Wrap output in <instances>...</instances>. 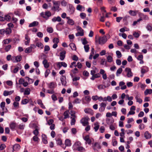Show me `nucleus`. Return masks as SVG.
<instances>
[{
  "instance_id": "obj_13",
  "label": "nucleus",
  "mask_w": 152,
  "mask_h": 152,
  "mask_svg": "<svg viewBox=\"0 0 152 152\" xmlns=\"http://www.w3.org/2000/svg\"><path fill=\"white\" fill-rule=\"evenodd\" d=\"M84 139L88 144H91V139L89 138V137L88 135L85 136Z\"/></svg>"
},
{
  "instance_id": "obj_25",
  "label": "nucleus",
  "mask_w": 152,
  "mask_h": 152,
  "mask_svg": "<svg viewBox=\"0 0 152 152\" xmlns=\"http://www.w3.org/2000/svg\"><path fill=\"white\" fill-rule=\"evenodd\" d=\"M36 46L39 48L42 49L43 48V45L42 43L40 42H37L36 43Z\"/></svg>"
},
{
  "instance_id": "obj_48",
  "label": "nucleus",
  "mask_w": 152,
  "mask_h": 152,
  "mask_svg": "<svg viewBox=\"0 0 152 152\" xmlns=\"http://www.w3.org/2000/svg\"><path fill=\"white\" fill-rule=\"evenodd\" d=\"M71 118H72L71 122V125H74L75 124L76 120L74 118H72V117H71Z\"/></svg>"
},
{
  "instance_id": "obj_50",
  "label": "nucleus",
  "mask_w": 152,
  "mask_h": 152,
  "mask_svg": "<svg viewBox=\"0 0 152 152\" xmlns=\"http://www.w3.org/2000/svg\"><path fill=\"white\" fill-rule=\"evenodd\" d=\"M141 21V19H139L137 21H134L133 23L132 24V25L133 26H134L136 25L137 23L138 22H139Z\"/></svg>"
},
{
  "instance_id": "obj_32",
  "label": "nucleus",
  "mask_w": 152,
  "mask_h": 152,
  "mask_svg": "<svg viewBox=\"0 0 152 152\" xmlns=\"http://www.w3.org/2000/svg\"><path fill=\"white\" fill-rule=\"evenodd\" d=\"M55 87V83L53 82L50 83L49 85V88L51 89H53Z\"/></svg>"
},
{
  "instance_id": "obj_19",
  "label": "nucleus",
  "mask_w": 152,
  "mask_h": 152,
  "mask_svg": "<svg viewBox=\"0 0 152 152\" xmlns=\"http://www.w3.org/2000/svg\"><path fill=\"white\" fill-rule=\"evenodd\" d=\"M69 46L71 48L72 50H76V48L75 45L73 43H71L70 44Z\"/></svg>"
},
{
  "instance_id": "obj_23",
  "label": "nucleus",
  "mask_w": 152,
  "mask_h": 152,
  "mask_svg": "<svg viewBox=\"0 0 152 152\" xmlns=\"http://www.w3.org/2000/svg\"><path fill=\"white\" fill-rule=\"evenodd\" d=\"M16 125V124L15 123L12 122L10 124V127L12 129H14Z\"/></svg>"
},
{
  "instance_id": "obj_11",
  "label": "nucleus",
  "mask_w": 152,
  "mask_h": 152,
  "mask_svg": "<svg viewBox=\"0 0 152 152\" xmlns=\"http://www.w3.org/2000/svg\"><path fill=\"white\" fill-rule=\"evenodd\" d=\"M14 92V91H4V92L3 95L4 96H6L8 95H10L12 94Z\"/></svg>"
},
{
  "instance_id": "obj_21",
  "label": "nucleus",
  "mask_w": 152,
  "mask_h": 152,
  "mask_svg": "<svg viewBox=\"0 0 152 152\" xmlns=\"http://www.w3.org/2000/svg\"><path fill=\"white\" fill-rule=\"evenodd\" d=\"M65 144L67 146H71V143L70 140L68 139L66 140L65 141Z\"/></svg>"
},
{
  "instance_id": "obj_53",
  "label": "nucleus",
  "mask_w": 152,
  "mask_h": 152,
  "mask_svg": "<svg viewBox=\"0 0 152 152\" xmlns=\"http://www.w3.org/2000/svg\"><path fill=\"white\" fill-rule=\"evenodd\" d=\"M105 130V128L104 126H102L99 129V131L101 133H103L104 132Z\"/></svg>"
},
{
  "instance_id": "obj_2",
  "label": "nucleus",
  "mask_w": 152,
  "mask_h": 152,
  "mask_svg": "<svg viewBox=\"0 0 152 152\" xmlns=\"http://www.w3.org/2000/svg\"><path fill=\"white\" fill-rule=\"evenodd\" d=\"M107 41V37L104 36L102 37H100L99 38V44L100 45H103Z\"/></svg>"
},
{
  "instance_id": "obj_64",
  "label": "nucleus",
  "mask_w": 152,
  "mask_h": 152,
  "mask_svg": "<svg viewBox=\"0 0 152 152\" xmlns=\"http://www.w3.org/2000/svg\"><path fill=\"white\" fill-rule=\"evenodd\" d=\"M53 120L52 119H50L49 120L48 122V124L50 125L52 124H53Z\"/></svg>"
},
{
  "instance_id": "obj_34",
  "label": "nucleus",
  "mask_w": 152,
  "mask_h": 152,
  "mask_svg": "<svg viewBox=\"0 0 152 152\" xmlns=\"http://www.w3.org/2000/svg\"><path fill=\"white\" fill-rule=\"evenodd\" d=\"M6 34H10L12 32V30L10 28H7L5 30Z\"/></svg>"
},
{
  "instance_id": "obj_1",
  "label": "nucleus",
  "mask_w": 152,
  "mask_h": 152,
  "mask_svg": "<svg viewBox=\"0 0 152 152\" xmlns=\"http://www.w3.org/2000/svg\"><path fill=\"white\" fill-rule=\"evenodd\" d=\"M90 119L88 117H86L83 118L80 121V123L82 124L83 126H85L88 125L89 123L88 121Z\"/></svg>"
},
{
  "instance_id": "obj_38",
  "label": "nucleus",
  "mask_w": 152,
  "mask_h": 152,
  "mask_svg": "<svg viewBox=\"0 0 152 152\" xmlns=\"http://www.w3.org/2000/svg\"><path fill=\"white\" fill-rule=\"evenodd\" d=\"M45 16H47L48 18L51 16V14L50 12L47 11L45 12Z\"/></svg>"
},
{
  "instance_id": "obj_62",
  "label": "nucleus",
  "mask_w": 152,
  "mask_h": 152,
  "mask_svg": "<svg viewBox=\"0 0 152 152\" xmlns=\"http://www.w3.org/2000/svg\"><path fill=\"white\" fill-rule=\"evenodd\" d=\"M134 36L136 38H138L139 36V34L137 32H134L133 34Z\"/></svg>"
},
{
  "instance_id": "obj_16",
  "label": "nucleus",
  "mask_w": 152,
  "mask_h": 152,
  "mask_svg": "<svg viewBox=\"0 0 152 152\" xmlns=\"http://www.w3.org/2000/svg\"><path fill=\"white\" fill-rule=\"evenodd\" d=\"M52 20L53 22H55L56 21L60 22L61 21V19L60 17L58 16L57 17H54L52 19Z\"/></svg>"
},
{
  "instance_id": "obj_24",
  "label": "nucleus",
  "mask_w": 152,
  "mask_h": 152,
  "mask_svg": "<svg viewBox=\"0 0 152 152\" xmlns=\"http://www.w3.org/2000/svg\"><path fill=\"white\" fill-rule=\"evenodd\" d=\"M69 112V110H66L64 113L63 115L64 116V119H66L69 117V115L68 114Z\"/></svg>"
},
{
  "instance_id": "obj_8",
  "label": "nucleus",
  "mask_w": 152,
  "mask_h": 152,
  "mask_svg": "<svg viewBox=\"0 0 152 152\" xmlns=\"http://www.w3.org/2000/svg\"><path fill=\"white\" fill-rule=\"evenodd\" d=\"M62 84L64 86H66V82L65 81L66 77L64 75H62L60 78Z\"/></svg>"
},
{
  "instance_id": "obj_3",
  "label": "nucleus",
  "mask_w": 152,
  "mask_h": 152,
  "mask_svg": "<svg viewBox=\"0 0 152 152\" xmlns=\"http://www.w3.org/2000/svg\"><path fill=\"white\" fill-rule=\"evenodd\" d=\"M139 16L140 17L139 19H141V20H148L149 19L147 15H144L141 13H139Z\"/></svg>"
},
{
  "instance_id": "obj_36",
  "label": "nucleus",
  "mask_w": 152,
  "mask_h": 152,
  "mask_svg": "<svg viewBox=\"0 0 152 152\" xmlns=\"http://www.w3.org/2000/svg\"><path fill=\"white\" fill-rule=\"evenodd\" d=\"M84 111L86 113H91L92 111V110L90 109H85L84 110Z\"/></svg>"
},
{
  "instance_id": "obj_33",
  "label": "nucleus",
  "mask_w": 152,
  "mask_h": 152,
  "mask_svg": "<svg viewBox=\"0 0 152 152\" xmlns=\"http://www.w3.org/2000/svg\"><path fill=\"white\" fill-rule=\"evenodd\" d=\"M67 23L69 24L72 26L74 24V21L71 19H69V20H68Z\"/></svg>"
},
{
  "instance_id": "obj_59",
  "label": "nucleus",
  "mask_w": 152,
  "mask_h": 152,
  "mask_svg": "<svg viewBox=\"0 0 152 152\" xmlns=\"http://www.w3.org/2000/svg\"><path fill=\"white\" fill-rule=\"evenodd\" d=\"M50 70L49 69H47L45 72V77H47L48 75L49 74L50 72Z\"/></svg>"
},
{
  "instance_id": "obj_39",
  "label": "nucleus",
  "mask_w": 152,
  "mask_h": 152,
  "mask_svg": "<svg viewBox=\"0 0 152 152\" xmlns=\"http://www.w3.org/2000/svg\"><path fill=\"white\" fill-rule=\"evenodd\" d=\"M84 35V32H79L78 31V32L76 34V36H82Z\"/></svg>"
},
{
  "instance_id": "obj_22",
  "label": "nucleus",
  "mask_w": 152,
  "mask_h": 152,
  "mask_svg": "<svg viewBox=\"0 0 152 152\" xmlns=\"http://www.w3.org/2000/svg\"><path fill=\"white\" fill-rule=\"evenodd\" d=\"M99 75V73H97L94 75L91 78V79L92 80H94L95 78L100 77V76Z\"/></svg>"
},
{
  "instance_id": "obj_14",
  "label": "nucleus",
  "mask_w": 152,
  "mask_h": 152,
  "mask_svg": "<svg viewBox=\"0 0 152 152\" xmlns=\"http://www.w3.org/2000/svg\"><path fill=\"white\" fill-rule=\"evenodd\" d=\"M42 63L44 64V67L46 68H48L49 66V64L47 60L45 59L42 62Z\"/></svg>"
},
{
  "instance_id": "obj_54",
  "label": "nucleus",
  "mask_w": 152,
  "mask_h": 152,
  "mask_svg": "<svg viewBox=\"0 0 152 152\" xmlns=\"http://www.w3.org/2000/svg\"><path fill=\"white\" fill-rule=\"evenodd\" d=\"M80 16L82 18L84 19L86 17V15L85 13L83 12L80 14Z\"/></svg>"
},
{
  "instance_id": "obj_15",
  "label": "nucleus",
  "mask_w": 152,
  "mask_h": 152,
  "mask_svg": "<svg viewBox=\"0 0 152 152\" xmlns=\"http://www.w3.org/2000/svg\"><path fill=\"white\" fill-rule=\"evenodd\" d=\"M94 129L95 130V131L96 132L97 131L99 128V122H96L94 124Z\"/></svg>"
},
{
  "instance_id": "obj_47",
  "label": "nucleus",
  "mask_w": 152,
  "mask_h": 152,
  "mask_svg": "<svg viewBox=\"0 0 152 152\" xmlns=\"http://www.w3.org/2000/svg\"><path fill=\"white\" fill-rule=\"evenodd\" d=\"M50 50V48L49 46L45 45L44 47V51H48Z\"/></svg>"
},
{
  "instance_id": "obj_35",
  "label": "nucleus",
  "mask_w": 152,
  "mask_h": 152,
  "mask_svg": "<svg viewBox=\"0 0 152 152\" xmlns=\"http://www.w3.org/2000/svg\"><path fill=\"white\" fill-rule=\"evenodd\" d=\"M84 48L85 52H88V51L89 49V45H84Z\"/></svg>"
},
{
  "instance_id": "obj_52",
  "label": "nucleus",
  "mask_w": 152,
  "mask_h": 152,
  "mask_svg": "<svg viewBox=\"0 0 152 152\" xmlns=\"http://www.w3.org/2000/svg\"><path fill=\"white\" fill-rule=\"evenodd\" d=\"M53 42L54 43H58L59 42V39L56 38H54L53 39Z\"/></svg>"
},
{
  "instance_id": "obj_63",
  "label": "nucleus",
  "mask_w": 152,
  "mask_h": 152,
  "mask_svg": "<svg viewBox=\"0 0 152 152\" xmlns=\"http://www.w3.org/2000/svg\"><path fill=\"white\" fill-rule=\"evenodd\" d=\"M72 59L74 61H77L78 60V58L76 55H74L73 56Z\"/></svg>"
},
{
  "instance_id": "obj_18",
  "label": "nucleus",
  "mask_w": 152,
  "mask_h": 152,
  "mask_svg": "<svg viewBox=\"0 0 152 152\" xmlns=\"http://www.w3.org/2000/svg\"><path fill=\"white\" fill-rule=\"evenodd\" d=\"M152 93V89H146L144 91V94L145 95H147L148 94H151Z\"/></svg>"
},
{
  "instance_id": "obj_10",
  "label": "nucleus",
  "mask_w": 152,
  "mask_h": 152,
  "mask_svg": "<svg viewBox=\"0 0 152 152\" xmlns=\"http://www.w3.org/2000/svg\"><path fill=\"white\" fill-rule=\"evenodd\" d=\"M144 137L146 139H150L151 137V134L148 131H146L144 133Z\"/></svg>"
},
{
  "instance_id": "obj_57",
  "label": "nucleus",
  "mask_w": 152,
  "mask_h": 152,
  "mask_svg": "<svg viewBox=\"0 0 152 152\" xmlns=\"http://www.w3.org/2000/svg\"><path fill=\"white\" fill-rule=\"evenodd\" d=\"M85 99L86 101L88 102H89L91 100V98L90 96H87L85 97Z\"/></svg>"
},
{
  "instance_id": "obj_29",
  "label": "nucleus",
  "mask_w": 152,
  "mask_h": 152,
  "mask_svg": "<svg viewBox=\"0 0 152 152\" xmlns=\"http://www.w3.org/2000/svg\"><path fill=\"white\" fill-rule=\"evenodd\" d=\"M32 51V49L31 48L30 46V47L27 48L25 50V52L26 53H31Z\"/></svg>"
},
{
  "instance_id": "obj_55",
  "label": "nucleus",
  "mask_w": 152,
  "mask_h": 152,
  "mask_svg": "<svg viewBox=\"0 0 152 152\" xmlns=\"http://www.w3.org/2000/svg\"><path fill=\"white\" fill-rule=\"evenodd\" d=\"M37 35L39 37H42L43 36V34L41 32H39L37 34Z\"/></svg>"
},
{
  "instance_id": "obj_41",
  "label": "nucleus",
  "mask_w": 152,
  "mask_h": 152,
  "mask_svg": "<svg viewBox=\"0 0 152 152\" xmlns=\"http://www.w3.org/2000/svg\"><path fill=\"white\" fill-rule=\"evenodd\" d=\"M5 20L7 21H9L10 20L11 17L9 15H7L4 16Z\"/></svg>"
},
{
  "instance_id": "obj_17",
  "label": "nucleus",
  "mask_w": 152,
  "mask_h": 152,
  "mask_svg": "<svg viewBox=\"0 0 152 152\" xmlns=\"http://www.w3.org/2000/svg\"><path fill=\"white\" fill-rule=\"evenodd\" d=\"M39 24V23L37 21H34L32 23H30L28 26L30 27H34L37 26Z\"/></svg>"
},
{
  "instance_id": "obj_6",
  "label": "nucleus",
  "mask_w": 152,
  "mask_h": 152,
  "mask_svg": "<svg viewBox=\"0 0 152 152\" xmlns=\"http://www.w3.org/2000/svg\"><path fill=\"white\" fill-rule=\"evenodd\" d=\"M81 145V143L79 141L75 142L73 146V148L75 150H77L79 147Z\"/></svg>"
},
{
  "instance_id": "obj_5",
  "label": "nucleus",
  "mask_w": 152,
  "mask_h": 152,
  "mask_svg": "<svg viewBox=\"0 0 152 152\" xmlns=\"http://www.w3.org/2000/svg\"><path fill=\"white\" fill-rule=\"evenodd\" d=\"M125 70L127 72V76L128 77H130L132 76V73L131 72V69L129 68H126Z\"/></svg>"
},
{
  "instance_id": "obj_51",
  "label": "nucleus",
  "mask_w": 152,
  "mask_h": 152,
  "mask_svg": "<svg viewBox=\"0 0 152 152\" xmlns=\"http://www.w3.org/2000/svg\"><path fill=\"white\" fill-rule=\"evenodd\" d=\"M78 31L83 32V30L82 28L79 26H77L76 27Z\"/></svg>"
},
{
  "instance_id": "obj_27",
  "label": "nucleus",
  "mask_w": 152,
  "mask_h": 152,
  "mask_svg": "<svg viewBox=\"0 0 152 152\" xmlns=\"http://www.w3.org/2000/svg\"><path fill=\"white\" fill-rule=\"evenodd\" d=\"M135 99L137 100V102H138L139 103L141 104L142 102V99L139 98V96L138 95H137L135 96Z\"/></svg>"
},
{
  "instance_id": "obj_28",
  "label": "nucleus",
  "mask_w": 152,
  "mask_h": 152,
  "mask_svg": "<svg viewBox=\"0 0 152 152\" xmlns=\"http://www.w3.org/2000/svg\"><path fill=\"white\" fill-rule=\"evenodd\" d=\"M15 57V59L17 62H20L21 60L22 57L20 56H18Z\"/></svg>"
},
{
  "instance_id": "obj_31",
  "label": "nucleus",
  "mask_w": 152,
  "mask_h": 152,
  "mask_svg": "<svg viewBox=\"0 0 152 152\" xmlns=\"http://www.w3.org/2000/svg\"><path fill=\"white\" fill-rule=\"evenodd\" d=\"M30 89L29 88H27L26 89L24 92V95H29L30 93Z\"/></svg>"
},
{
  "instance_id": "obj_7",
  "label": "nucleus",
  "mask_w": 152,
  "mask_h": 152,
  "mask_svg": "<svg viewBox=\"0 0 152 152\" xmlns=\"http://www.w3.org/2000/svg\"><path fill=\"white\" fill-rule=\"evenodd\" d=\"M66 51L65 50H63L60 53V59L61 60H63L65 57Z\"/></svg>"
},
{
  "instance_id": "obj_58",
  "label": "nucleus",
  "mask_w": 152,
  "mask_h": 152,
  "mask_svg": "<svg viewBox=\"0 0 152 152\" xmlns=\"http://www.w3.org/2000/svg\"><path fill=\"white\" fill-rule=\"evenodd\" d=\"M33 133L35 135H37L39 134L38 129H35L33 132Z\"/></svg>"
},
{
  "instance_id": "obj_26",
  "label": "nucleus",
  "mask_w": 152,
  "mask_h": 152,
  "mask_svg": "<svg viewBox=\"0 0 152 152\" xmlns=\"http://www.w3.org/2000/svg\"><path fill=\"white\" fill-rule=\"evenodd\" d=\"M123 70L122 68L121 67L119 68L117 70V71L116 72V75L117 76H118V74H121Z\"/></svg>"
},
{
  "instance_id": "obj_61",
  "label": "nucleus",
  "mask_w": 152,
  "mask_h": 152,
  "mask_svg": "<svg viewBox=\"0 0 152 152\" xmlns=\"http://www.w3.org/2000/svg\"><path fill=\"white\" fill-rule=\"evenodd\" d=\"M106 104L105 103H104L103 102L101 103L100 104V107H103L104 108V109H105V108L106 106Z\"/></svg>"
},
{
  "instance_id": "obj_40",
  "label": "nucleus",
  "mask_w": 152,
  "mask_h": 152,
  "mask_svg": "<svg viewBox=\"0 0 152 152\" xmlns=\"http://www.w3.org/2000/svg\"><path fill=\"white\" fill-rule=\"evenodd\" d=\"M116 54L117 55V57L118 58H119L121 57L122 55H121V52L120 51H119L118 50H117V51H116Z\"/></svg>"
},
{
  "instance_id": "obj_37",
  "label": "nucleus",
  "mask_w": 152,
  "mask_h": 152,
  "mask_svg": "<svg viewBox=\"0 0 152 152\" xmlns=\"http://www.w3.org/2000/svg\"><path fill=\"white\" fill-rule=\"evenodd\" d=\"M107 58V61L109 62H111L113 61V58L110 56H108Z\"/></svg>"
},
{
  "instance_id": "obj_44",
  "label": "nucleus",
  "mask_w": 152,
  "mask_h": 152,
  "mask_svg": "<svg viewBox=\"0 0 152 152\" xmlns=\"http://www.w3.org/2000/svg\"><path fill=\"white\" fill-rule=\"evenodd\" d=\"M82 66V64L80 62H78L77 63V64L74 65V66L76 67L77 66L79 68H81Z\"/></svg>"
},
{
  "instance_id": "obj_60",
  "label": "nucleus",
  "mask_w": 152,
  "mask_h": 152,
  "mask_svg": "<svg viewBox=\"0 0 152 152\" xmlns=\"http://www.w3.org/2000/svg\"><path fill=\"white\" fill-rule=\"evenodd\" d=\"M83 75L86 76H88L89 75V73L86 71L85 70L83 72Z\"/></svg>"
},
{
  "instance_id": "obj_43",
  "label": "nucleus",
  "mask_w": 152,
  "mask_h": 152,
  "mask_svg": "<svg viewBox=\"0 0 152 152\" xmlns=\"http://www.w3.org/2000/svg\"><path fill=\"white\" fill-rule=\"evenodd\" d=\"M77 150L78 151L81 152L85 151V148H84L81 146H80Z\"/></svg>"
},
{
  "instance_id": "obj_4",
  "label": "nucleus",
  "mask_w": 152,
  "mask_h": 152,
  "mask_svg": "<svg viewBox=\"0 0 152 152\" xmlns=\"http://www.w3.org/2000/svg\"><path fill=\"white\" fill-rule=\"evenodd\" d=\"M93 149L94 150H97L96 149H100L101 148V146L99 144L98 142H96L94 144V145L92 146Z\"/></svg>"
},
{
  "instance_id": "obj_42",
  "label": "nucleus",
  "mask_w": 152,
  "mask_h": 152,
  "mask_svg": "<svg viewBox=\"0 0 152 152\" xmlns=\"http://www.w3.org/2000/svg\"><path fill=\"white\" fill-rule=\"evenodd\" d=\"M53 31V28L52 27H48L47 28V31L50 33H52Z\"/></svg>"
},
{
  "instance_id": "obj_49",
  "label": "nucleus",
  "mask_w": 152,
  "mask_h": 152,
  "mask_svg": "<svg viewBox=\"0 0 152 152\" xmlns=\"http://www.w3.org/2000/svg\"><path fill=\"white\" fill-rule=\"evenodd\" d=\"M11 41L9 39H7L3 40V42L4 44H8L10 43Z\"/></svg>"
},
{
  "instance_id": "obj_45",
  "label": "nucleus",
  "mask_w": 152,
  "mask_h": 152,
  "mask_svg": "<svg viewBox=\"0 0 152 152\" xmlns=\"http://www.w3.org/2000/svg\"><path fill=\"white\" fill-rule=\"evenodd\" d=\"M28 102V101L27 99H24L22 100L21 102V103L22 104H25L27 103Z\"/></svg>"
},
{
  "instance_id": "obj_12",
  "label": "nucleus",
  "mask_w": 152,
  "mask_h": 152,
  "mask_svg": "<svg viewBox=\"0 0 152 152\" xmlns=\"http://www.w3.org/2000/svg\"><path fill=\"white\" fill-rule=\"evenodd\" d=\"M138 11L137 10H130L129 12V13L132 16H135L136 15Z\"/></svg>"
},
{
  "instance_id": "obj_56",
  "label": "nucleus",
  "mask_w": 152,
  "mask_h": 152,
  "mask_svg": "<svg viewBox=\"0 0 152 152\" xmlns=\"http://www.w3.org/2000/svg\"><path fill=\"white\" fill-rule=\"evenodd\" d=\"M6 147L5 145L4 144H1L0 145V150H2Z\"/></svg>"
},
{
  "instance_id": "obj_30",
  "label": "nucleus",
  "mask_w": 152,
  "mask_h": 152,
  "mask_svg": "<svg viewBox=\"0 0 152 152\" xmlns=\"http://www.w3.org/2000/svg\"><path fill=\"white\" fill-rule=\"evenodd\" d=\"M14 107L16 109H18L19 108V103L16 102H14L13 103Z\"/></svg>"
},
{
  "instance_id": "obj_9",
  "label": "nucleus",
  "mask_w": 152,
  "mask_h": 152,
  "mask_svg": "<svg viewBox=\"0 0 152 152\" xmlns=\"http://www.w3.org/2000/svg\"><path fill=\"white\" fill-rule=\"evenodd\" d=\"M20 147L18 144H16L14 145L13 146L12 152H13V151H18L20 148Z\"/></svg>"
},
{
  "instance_id": "obj_46",
  "label": "nucleus",
  "mask_w": 152,
  "mask_h": 152,
  "mask_svg": "<svg viewBox=\"0 0 152 152\" xmlns=\"http://www.w3.org/2000/svg\"><path fill=\"white\" fill-rule=\"evenodd\" d=\"M11 46L10 45H9L6 46L5 48V50L6 52H8L11 48Z\"/></svg>"
},
{
  "instance_id": "obj_20",
  "label": "nucleus",
  "mask_w": 152,
  "mask_h": 152,
  "mask_svg": "<svg viewBox=\"0 0 152 152\" xmlns=\"http://www.w3.org/2000/svg\"><path fill=\"white\" fill-rule=\"evenodd\" d=\"M53 4L56 6V8L57 9H59V6L60 5V2L59 1H53Z\"/></svg>"
}]
</instances>
